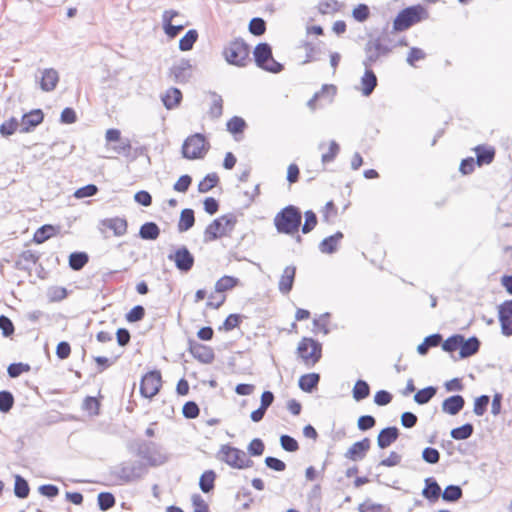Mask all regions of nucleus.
I'll return each instance as SVG.
<instances>
[{
    "instance_id": "1",
    "label": "nucleus",
    "mask_w": 512,
    "mask_h": 512,
    "mask_svg": "<svg viewBox=\"0 0 512 512\" xmlns=\"http://www.w3.org/2000/svg\"><path fill=\"white\" fill-rule=\"evenodd\" d=\"M302 214L298 207L288 205L274 217V226L278 233L293 236L299 230Z\"/></svg>"
},
{
    "instance_id": "2",
    "label": "nucleus",
    "mask_w": 512,
    "mask_h": 512,
    "mask_svg": "<svg viewBox=\"0 0 512 512\" xmlns=\"http://www.w3.org/2000/svg\"><path fill=\"white\" fill-rule=\"evenodd\" d=\"M222 54L229 64L238 67H245L251 62L250 47L242 38L229 41Z\"/></svg>"
},
{
    "instance_id": "3",
    "label": "nucleus",
    "mask_w": 512,
    "mask_h": 512,
    "mask_svg": "<svg viewBox=\"0 0 512 512\" xmlns=\"http://www.w3.org/2000/svg\"><path fill=\"white\" fill-rule=\"evenodd\" d=\"M429 13L422 5H413L401 10L393 21L395 31H405L413 25L428 19Z\"/></svg>"
},
{
    "instance_id": "4",
    "label": "nucleus",
    "mask_w": 512,
    "mask_h": 512,
    "mask_svg": "<svg viewBox=\"0 0 512 512\" xmlns=\"http://www.w3.org/2000/svg\"><path fill=\"white\" fill-rule=\"evenodd\" d=\"M234 214H225L213 220L204 231V242H212L218 238L229 235L236 225Z\"/></svg>"
},
{
    "instance_id": "5",
    "label": "nucleus",
    "mask_w": 512,
    "mask_h": 512,
    "mask_svg": "<svg viewBox=\"0 0 512 512\" xmlns=\"http://www.w3.org/2000/svg\"><path fill=\"white\" fill-rule=\"evenodd\" d=\"M210 149V144L201 133L188 136L182 145L181 153L183 158L188 160L202 159Z\"/></svg>"
},
{
    "instance_id": "6",
    "label": "nucleus",
    "mask_w": 512,
    "mask_h": 512,
    "mask_svg": "<svg viewBox=\"0 0 512 512\" xmlns=\"http://www.w3.org/2000/svg\"><path fill=\"white\" fill-rule=\"evenodd\" d=\"M217 457L230 467L236 469L250 468L253 465V461L247 457L243 450L228 444L221 446Z\"/></svg>"
},
{
    "instance_id": "7",
    "label": "nucleus",
    "mask_w": 512,
    "mask_h": 512,
    "mask_svg": "<svg viewBox=\"0 0 512 512\" xmlns=\"http://www.w3.org/2000/svg\"><path fill=\"white\" fill-rule=\"evenodd\" d=\"M254 61L256 65L270 73H279L283 66L277 62L272 53V48L268 43H259L253 51Z\"/></svg>"
},
{
    "instance_id": "8",
    "label": "nucleus",
    "mask_w": 512,
    "mask_h": 512,
    "mask_svg": "<svg viewBox=\"0 0 512 512\" xmlns=\"http://www.w3.org/2000/svg\"><path fill=\"white\" fill-rule=\"evenodd\" d=\"M297 353L307 366H314L321 358L322 345L312 338L304 337L298 344Z\"/></svg>"
},
{
    "instance_id": "9",
    "label": "nucleus",
    "mask_w": 512,
    "mask_h": 512,
    "mask_svg": "<svg viewBox=\"0 0 512 512\" xmlns=\"http://www.w3.org/2000/svg\"><path fill=\"white\" fill-rule=\"evenodd\" d=\"M136 455L147 461L150 466H157L167 461L159 446L154 442H141L136 451Z\"/></svg>"
},
{
    "instance_id": "10",
    "label": "nucleus",
    "mask_w": 512,
    "mask_h": 512,
    "mask_svg": "<svg viewBox=\"0 0 512 512\" xmlns=\"http://www.w3.org/2000/svg\"><path fill=\"white\" fill-rule=\"evenodd\" d=\"M146 473L144 464L140 462L122 463L118 468L116 475L124 483H130L142 478Z\"/></svg>"
},
{
    "instance_id": "11",
    "label": "nucleus",
    "mask_w": 512,
    "mask_h": 512,
    "mask_svg": "<svg viewBox=\"0 0 512 512\" xmlns=\"http://www.w3.org/2000/svg\"><path fill=\"white\" fill-rule=\"evenodd\" d=\"M162 378L159 371L146 373L140 383V393L145 398L154 397L160 390Z\"/></svg>"
},
{
    "instance_id": "12",
    "label": "nucleus",
    "mask_w": 512,
    "mask_h": 512,
    "mask_svg": "<svg viewBox=\"0 0 512 512\" xmlns=\"http://www.w3.org/2000/svg\"><path fill=\"white\" fill-rule=\"evenodd\" d=\"M168 259L174 262L178 270L185 273L194 265V256L186 246H181L174 253L169 254Z\"/></svg>"
},
{
    "instance_id": "13",
    "label": "nucleus",
    "mask_w": 512,
    "mask_h": 512,
    "mask_svg": "<svg viewBox=\"0 0 512 512\" xmlns=\"http://www.w3.org/2000/svg\"><path fill=\"white\" fill-rule=\"evenodd\" d=\"M499 321L502 334L512 335V300H506L499 306Z\"/></svg>"
},
{
    "instance_id": "14",
    "label": "nucleus",
    "mask_w": 512,
    "mask_h": 512,
    "mask_svg": "<svg viewBox=\"0 0 512 512\" xmlns=\"http://www.w3.org/2000/svg\"><path fill=\"white\" fill-rule=\"evenodd\" d=\"M371 441L369 438H363L360 441L355 442L351 445V447L346 451L345 458L357 462L364 459L370 450Z\"/></svg>"
},
{
    "instance_id": "15",
    "label": "nucleus",
    "mask_w": 512,
    "mask_h": 512,
    "mask_svg": "<svg viewBox=\"0 0 512 512\" xmlns=\"http://www.w3.org/2000/svg\"><path fill=\"white\" fill-rule=\"evenodd\" d=\"M43 118L44 114L40 109H35L25 113L21 118L20 132H30L43 121Z\"/></svg>"
},
{
    "instance_id": "16",
    "label": "nucleus",
    "mask_w": 512,
    "mask_h": 512,
    "mask_svg": "<svg viewBox=\"0 0 512 512\" xmlns=\"http://www.w3.org/2000/svg\"><path fill=\"white\" fill-rule=\"evenodd\" d=\"M179 13L175 10H166L164 11L163 13V29H164V32L165 34L169 37V38H174L176 37L185 27L184 24H177V25H174L172 23V20L174 17L178 16Z\"/></svg>"
},
{
    "instance_id": "17",
    "label": "nucleus",
    "mask_w": 512,
    "mask_h": 512,
    "mask_svg": "<svg viewBox=\"0 0 512 512\" xmlns=\"http://www.w3.org/2000/svg\"><path fill=\"white\" fill-rule=\"evenodd\" d=\"M39 258L40 255L37 252L25 250L19 255L15 263L16 268L24 271L31 270V268L38 262Z\"/></svg>"
},
{
    "instance_id": "18",
    "label": "nucleus",
    "mask_w": 512,
    "mask_h": 512,
    "mask_svg": "<svg viewBox=\"0 0 512 512\" xmlns=\"http://www.w3.org/2000/svg\"><path fill=\"white\" fill-rule=\"evenodd\" d=\"M343 237V233L337 231L335 234L324 238L319 244V250L323 254H332L336 252Z\"/></svg>"
},
{
    "instance_id": "19",
    "label": "nucleus",
    "mask_w": 512,
    "mask_h": 512,
    "mask_svg": "<svg viewBox=\"0 0 512 512\" xmlns=\"http://www.w3.org/2000/svg\"><path fill=\"white\" fill-rule=\"evenodd\" d=\"M476 163L478 166L488 165L495 158V148L487 145H478L474 148Z\"/></svg>"
},
{
    "instance_id": "20",
    "label": "nucleus",
    "mask_w": 512,
    "mask_h": 512,
    "mask_svg": "<svg viewBox=\"0 0 512 512\" xmlns=\"http://www.w3.org/2000/svg\"><path fill=\"white\" fill-rule=\"evenodd\" d=\"M101 224L112 230L114 232L115 236H123L127 232V221L125 218L121 217H113V218H106L101 221Z\"/></svg>"
},
{
    "instance_id": "21",
    "label": "nucleus",
    "mask_w": 512,
    "mask_h": 512,
    "mask_svg": "<svg viewBox=\"0 0 512 512\" xmlns=\"http://www.w3.org/2000/svg\"><path fill=\"white\" fill-rule=\"evenodd\" d=\"M464 405L465 400L461 395H453L443 401L442 410L449 415H456L463 409Z\"/></svg>"
},
{
    "instance_id": "22",
    "label": "nucleus",
    "mask_w": 512,
    "mask_h": 512,
    "mask_svg": "<svg viewBox=\"0 0 512 512\" xmlns=\"http://www.w3.org/2000/svg\"><path fill=\"white\" fill-rule=\"evenodd\" d=\"M399 437L397 427H387L380 431L377 437V444L381 449H385L394 443Z\"/></svg>"
},
{
    "instance_id": "23",
    "label": "nucleus",
    "mask_w": 512,
    "mask_h": 512,
    "mask_svg": "<svg viewBox=\"0 0 512 512\" xmlns=\"http://www.w3.org/2000/svg\"><path fill=\"white\" fill-rule=\"evenodd\" d=\"M295 274V266H287L284 269L278 285L279 291L282 294H288L292 290Z\"/></svg>"
},
{
    "instance_id": "24",
    "label": "nucleus",
    "mask_w": 512,
    "mask_h": 512,
    "mask_svg": "<svg viewBox=\"0 0 512 512\" xmlns=\"http://www.w3.org/2000/svg\"><path fill=\"white\" fill-rule=\"evenodd\" d=\"M191 354L202 363L209 364L214 360L213 350L203 344H195L191 346Z\"/></svg>"
},
{
    "instance_id": "25",
    "label": "nucleus",
    "mask_w": 512,
    "mask_h": 512,
    "mask_svg": "<svg viewBox=\"0 0 512 512\" xmlns=\"http://www.w3.org/2000/svg\"><path fill=\"white\" fill-rule=\"evenodd\" d=\"M59 82L58 72L54 69H45L42 72L40 86L42 90L46 92H50L55 89Z\"/></svg>"
},
{
    "instance_id": "26",
    "label": "nucleus",
    "mask_w": 512,
    "mask_h": 512,
    "mask_svg": "<svg viewBox=\"0 0 512 512\" xmlns=\"http://www.w3.org/2000/svg\"><path fill=\"white\" fill-rule=\"evenodd\" d=\"M425 485L422 491L423 496L430 501L438 500L441 495V488L437 481L433 477H429L425 480Z\"/></svg>"
},
{
    "instance_id": "27",
    "label": "nucleus",
    "mask_w": 512,
    "mask_h": 512,
    "mask_svg": "<svg viewBox=\"0 0 512 512\" xmlns=\"http://www.w3.org/2000/svg\"><path fill=\"white\" fill-rule=\"evenodd\" d=\"M58 228L53 225H43L36 230L33 236V240L37 244H42L49 238L55 236L58 232Z\"/></svg>"
},
{
    "instance_id": "28",
    "label": "nucleus",
    "mask_w": 512,
    "mask_h": 512,
    "mask_svg": "<svg viewBox=\"0 0 512 512\" xmlns=\"http://www.w3.org/2000/svg\"><path fill=\"white\" fill-rule=\"evenodd\" d=\"M160 235V228L154 222H146L139 229V237L143 240H156Z\"/></svg>"
},
{
    "instance_id": "29",
    "label": "nucleus",
    "mask_w": 512,
    "mask_h": 512,
    "mask_svg": "<svg viewBox=\"0 0 512 512\" xmlns=\"http://www.w3.org/2000/svg\"><path fill=\"white\" fill-rule=\"evenodd\" d=\"M480 341L476 337H471L468 340H463L460 349V357L468 358L479 351Z\"/></svg>"
},
{
    "instance_id": "30",
    "label": "nucleus",
    "mask_w": 512,
    "mask_h": 512,
    "mask_svg": "<svg viewBox=\"0 0 512 512\" xmlns=\"http://www.w3.org/2000/svg\"><path fill=\"white\" fill-rule=\"evenodd\" d=\"M377 85L376 75L372 70H366L364 75L361 78V88L360 91L364 95H369L373 92L374 88Z\"/></svg>"
},
{
    "instance_id": "31",
    "label": "nucleus",
    "mask_w": 512,
    "mask_h": 512,
    "mask_svg": "<svg viewBox=\"0 0 512 512\" xmlns=\"http://www.w3.org/2000/svg\"><path fill=\"white\" fill-rule=\"evenodd\" d=\"M320 376L317 373H309L302 375L299 379V387L304 392H312L318 385Z\"/></svg>"
},
{
    "instance_id": "32",
    "label": "nucleus",
    "mask_w": 512,
    "mask_h": 512,
    "mask_svg": "<svg viewBox=\"0 0 512 512\" xmlns=\"http://www.w3.org/2000/svg\"><path fill=\"white\" fill-rule=\"evenodd\" d=\"M195 223L194 211L192 209H184L181 212L178 222V231L186 232L193 227Z\"/></svg>"
},
{
    "instance_id": "33",
    "label": "nucleus",
    "mask_w": 512,
    "mask_h": 512,
    "mask_svg": "<svg viewBox=\"0 0 512 512\" xmlns=\"http://www.w3.org/2000/svg\"><path fill=\"white\" fill-rule=\"evenodd\" d=\"M391 40L387 33L376 38L372 43L370 49H373L377 55H383L390 52V44Z\"/></svg>"
},
{
    "instance_id": "34",
    "label": "nucleus",
    "mask_w": 512,
    "mask_h": 512,
    "mask_svg": "<svg viewBox=\"0 0 512 512\" xmlns=\"http://www.w3.org/2000/svg\"><path fill=\"white\" fill-rule=\"evenodd\" d=\"M50 148L54 151L55 157L63 159L74 152L75 145H69L65 141H55L52 143Z\"/></svg>"
},
{
    "instance_id": "35",
    "label": "nucleus",
    "mask_w": 512,
    "mask_h": 512,
    "mask_svg": "<svg viewBox=\"0 0 512 512\" xmlns=\"http://www.w3.org/2000/svg\"><path fill=\"white\" fill-rule=\"evenodd\" d=\"M341 5L336 0H320L317 4V11L321 15L335 14L339 12Z\"/></svg>"
},
{
    "instance_id": "36",
    "label": "nucleus",
    "mask_w": 512,
    "mask_h": 512,
    "mask_svg": "<svg viewBox=\"0 0 512 512\" xmlns=\"http://www.w3.org/2000/svg\"><path fill=\"white\" fill-rule=\"evenodd\" d=\"M442 341L440 334H432L424 339V341L418 345L417 352L420 355H426L428 350L432 347H437Z\"/></svg>"
},
{
    "instance_id": "37",
    "label": "nucleus",
    "mask_w": 512,
    "mask_h": 512,
    "mask_svg": "<svg viewBox=\"0 0 512 512\" xmlns=\"http://www.w3.org/2000/svg\"><path fill=\"white\" fill-rule=\"evenodd\" d=\"M88 260L89 257L85 252H74L69 256V266L71 269L78 271L88 263Z\"/></svg>"
},
{
    "instance_id": "38",
    "label": "nucleus",
    "mask_w": 512,
    "mask_h": 512,
    "mask_svg": "<svg viewBox=\"0 0 512 512\" xmlns=\"http://www.w3.org/2000/svg\"><path fill=\"white\" fill-rule=\"evenodd\" d=\"M216 479V473L213 470H207L205 471L199 481L200 489L204 493L210 492L214 488V482Z\"/></svg>"
},
{
    "instance_id": "39",
    "label": "nucleus",
    "mask_w": 512,
    "mask_h": 512,
    "mask_svg": "<svg viewBox=\"0 0 512 512\" xmlns=\"http://www.w3.org/2000/svg\"><path fill=\"white\" fill-rule=\"evenodd\" d=\"M239 279L233 276L225 275L221 277L215 284L216 292H225L237 286Z\"/></svg>"
},
{
    "instance_id": "40",
    "label": "nucleus",
    "mask_w": 512,
    "mask_h": 512,
    "mask_svg": "<svg viewBox=\"0 0 512 512\" xmlns=\"http://www.w3.org/2000/svg\"><path fill=\"white\" fill-rule=\"evenodd\" d=\"M353 398L356 401H361L367 398L370 394V387L368 383L364 380L356 381L353 390H352Z\"/></svg>"
},
{
    "instance_id": "41",
    "label": "nucleus",
    "mask_w": 512,
    "mask_h": 512,
    "mask_svg": "<svg viewBox=\"0 0 512 512\" xmlns=\"http://www.w3.org/2000/svg\"><path fill=\"white\" fill-rule=\"evenodd\" d=\"M437 389L433 386H428L424 389L419 390L414 395V400L417 404L423 405L428 403L436 394Z\"/></svg>"
},
{
    "instance_id": "42",
    "label": "nucleus",
    "mask_w": 512,
    "mask_h": 512,
    "mask_svg": "<svg viewBox=\"0 0 512 512\" xmlns=\"http://www.w3.org/2000/svg\"><path fill=\"white\" fill-rule=\"evenodd\" d=\"M474 428L470 423H466L460 427L454 428L451 431V437L455 440L468 439L473 434Z\"/></svg>"
},
{
    "instance_id": "43",
    "label": "nucleus",
    "mask_w": 512,
    "mask_h": 512,
    "mask_svg": "<svg viewBox=\"0 0 512 512\" xmlns=\"http://www.w3.org/2000/svg\"><path fill=\"white\" fill-rule=\"evenodd\" d=\"M219 182V177L216 173H210L204 177L198 184V191L200 193H206L214 188Z\"/></svg>"
},
{
    "instance_id": "44",
    "label": "nucleus",
    "mask_w": 512,
    "mask_h": 512,
    "mask_svg": "<svg viewBox=\"0 0 512 512\" xmlns=\"http://www.w3.org/2000/svg\"><path fill=\"white\" fill-rule=\"evenodd\" d=\"M198 39L196 30H189L179 41V48L182 51H189Z\"/></svg>"
},
{
    "instance_id": "45",
    "label": "nucleus",
    "mask_w": 512,
    "mask_h": 512,
    "mask_svg": "<svg viewBox=\"0 0 512 512\" xmlns=\"http://www.w3.org/2000/svg\"><path fill=\"white\" fill-rule=\"evenodd\" d=\"M462 494L463 492L460 486L449 485L442 493V498L447 502H455L462 497Z\"/></svg>"
},
{
    "instance_id": "46",
    "label": "nucleus",
    "mask_w": 512,
    "mask_h": 512,
    "mask_svg": "<svg viewBox=\"0 0 512 512\" xmlns=\"http://www.w3.org/2000/svg\"><path fill=\"white\" fill-rule=\"evenodd\" d=\"M464 340V336L457 334L447 338L442 344V348L446 352H454L457 349H461V344Z\"/></svg>"
},
{
    "instance_id": "47",
    "label": "nucleus",
    "mask_w": 512,
    "mask_h": 512,
    "mask_svg": "<svg viewBox=\"0 0 512 512\" xmlns=\"http://www.w3.org/2000/svg\"><path fill=\"white\" fill-rule=\"evenodd\" d=\"M29 491H30V489H29V485H28L27 481L23 477L17 475L15 477V486H14L15 495L18 498L24 499V498L28 497Z\"/></svg>"
},
{
    "instance_id": "48",
    "label": "nucleus",
    "mask_w": 512,
    "mask_h": 512,
    "mask_svg": "<svg viewBox=\"0 0 512 512\" xmlns=\"http://www.w3.org/2000/svg\"><path fill=\"white\" fill-rule=\"evenodd\" d=\"M340 152V146L335 140H331L329 143V149L327 152L323 153L321 156V161L323 164L331 163L335 160L338 153Z\"/></svg>"
},
{
    "instance_id": "49",
    "label": "nucleus",
    "mask_w": 512,
    "mask_h": 512,
    "mask_svg": "<svg viewBox=\"0 0 512 512\" xmlns=\"http://www.w3.org/2000/svg\"><path fill=\"white\" fill-rule=\"evenodd\" d=\"M97 500L99 508L102 511H107L115 505V497L109 492H101L98 495Z\"/></svg>"
},
{
    "instance_id": "50",
    "label": "nucleus",
    "mask_w": 512,
    "mask_h": 512,
    "mask_svg": "<svg viewBox=\"0 0 512 512\" xmlns=\"http://www.w3.org/2000/svg\"><path fill=\"white\" fill-rule=\"evenodd\" d=\"M18 126H20V123L16 118L12 117L0 125V134L4 137L10 136L14 134Z\"/></svg>"
},
{
    "instance_id": "51",
    "label": "nucleus",
    "mask_w": 512,
    "mask_h": 512,
    "mask_svg": "<svg viewBox=\"0 0 512 512\" xmlns=\"http://www.w3.org/2000/svg\"><path fill=\"white\" fill-rule=\"evenodd\" d=\"M14 404V397L9 391L0 392V411L3 413L9 412Z\"/></svg>"
},
{
    "instance_id": "52",
    "label": "nucleus",
    "mask_w": 512,
    "mask_h": 512,
    "mask_svg": "<svg viewBox=\"0 0 512 512\" xmlns=\"http://www.w3.org/2000/svg\"><path fill=\"white\" fill-rule=\"evenodd\" d=\"M266 31V23L262 18H253L249 23V32L255 36H261Z\"/></svg>"
},
{
    "instance_id": "53",
    "label": "nucleus",
    "mask_w": 512,
    "mask_h": 512,
    "mask_svg": "<svg viewBox=\"0 0 512 512\" xmlns=\"http://www.w3.org/2000/svg\"><path fill=\"white\" fill-rule=\"evenodd\" d=\"M305 222L302 226V232L307 234L311 232L317 225V216L312 210H308L304 214Z\"/></svg>"
},
{
    "instance_id": "54",
    "label": "nucleus",
    "mask_w": 512,
    "mask_h": 512,
    "mask_svg": "<svg viewBox=\"0 0 512 512\" xmlns=\"http://www.w3.org/2000/svg\"><path fill=\"white\" fill-rule=\"evenodd\" d=\"M313 325L316 331L327 335L329 333V313H324L319 318L314 319Z\"/></svg>"
},
{
    "instance_id": "55",
    "label": "nucleus",
    "mask_w": 512,
    "mask_h": 512,
    "mask_svg": "<svg viewBox=\"0 0 512 512\" xmlns=\"http://www.w3.org/2000/svg\"><path fill=\"white\" fill-rule=\"evenodd\" d=\"M352 16L359 22L366 21L370 16L369 7L366 4L357 5L352 11Z\"/></svg>"
},
{
    "instance_id": "56",
    "label": "nucleus",
    "mask_w": 512,
    "mask_h": 512,
    "mask_svg": "<svg viewBox=\"0 0 512 512\" xmlns=\"http://www.w3.org/2000/svg\"><path fill=\"white\" fill-rule=\"evenodd\" d=\"M489 401H490V398L487 395H482V396L476 398V400L474 402L473 412L477 416H482L486 412Z\"/></svg>"
},
{
    "instance_id": "57",
    "label": "nucleus",
    "mask_w": 512,
    "mask_h": 512,
    "mask_svg": "<svg viewBox=\"0 0 512 512\" xmlns=\"http://www.w3.org/2000/svg\"><path fill=\"white\" fill-rule=\"evenodd\" d=\"M83 408L92 416L99 415L100 403L95 397H86Z\"/></svg>"
},
{
    "instance_id": "58",
    "label": "nucleus",
    "mask_w": 512,
    "mask_h": 512,
    "mask_svg": "<svg viewBox=\"0 0 512 512\" xmlns=\"http://www.w3.org/2000/svg\"><path fill=\"white\" fill-rule=\"evenodd\" d=\"M422 458L429 464H436L439 462L440 453L437 449L432 447H426L422 452Z\"/></svg>"
},
{
    "instance_id": "59",
    "label": "nucleus",
    "mask_w": 512,
    "mask_h": 512,
    "mask_svg": "<svg viewBox=\"0 0 512 512\" xmlns=\"http://www.w3.org/2000/svg\"><path fill=\"white\" fill-rule=\"evenodd\" d=\"M281 447L288 452H295L299 449L298 442L289 435H282L280 437Z\"/></svg>"
},
{
    "instance_id": "60",
    "label": "nucleus",
    "mask_w": 512,
    "mask_h": 512,
    "mask_svg": "<svg viewBox=\"0 0 512 512\" xmlns=\"http://www.w3.org/2000/svg\"><path fill=\"white\" fill-rule=\"evenodd\" d=\"M183 415L187 419H194L199 415V407L198 405L193 401H188L183 406Z\"/></svg>"
},
{
    "instance_id": "61",
    "label": "nucleus",
    "mask_w": 512,
    "mask_h": 512,
    "mask_svg": "<svg viewBox=\"0 0 512 512\" xmlns=\"http://www.w3.org/2000/svg\"><path fill=\"white\" fill-rule=\"evenodd\" d=\"M265 449L264 443L261 439L255 438L248 445V453L251 456H260L263 454Z\"/></svg>"
},
{
    "instance_id": "62",
    "label": "nucleus",
    "mask_w": 512,
    "mask_h": 512,
    "mask_svg": "<svg viewBox=\"0 0 512 512\" xmlns=\"http://www.w3.org/2000/svg\"><path fill=\"white\" fill-rule=\"evenodd\" d=\"M245 127V121L241 117L234 116L227 122V129L231 133H240Z\"/></svg>"
},
{
    "instance_id": "63",
    "label": "nucleus",
    "mask_w": 512,
    "mask_h": 512,
    "mask_svg": "<svg viewBox=\"0 0 512 512\" xmlns=\"http://www.w3.org/2000/svg\"><path fill=\"white\" fill-rule=\"evenodd\" d=\"M192 505L194 507L193 512H209V506L205 502V500L202 498L199 494H194L192 496Z\"/></svg>"
},
{
    "instance_id": "64",
    "label": "nucleus",
    "mask_w": 512,
    "mask_h": 512,
    "mask_svg": "<svg viewBox=\"0 0 512 512\" xmlns=\"http://www.w3.org/2000/svg\"><path fill=\"white\" fill-rule=\"evenodd\" d=\"M360 512H389V508L382 504L364 503L359 507Z\"/></svg>"
}]
</instances>
